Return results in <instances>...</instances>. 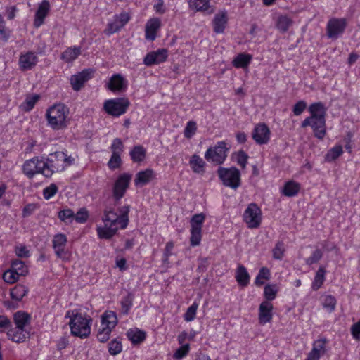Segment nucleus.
Returning <instances> with one entry per match:
<instances>
[{
    "mask_svg": "<svg viewBox=\"0 0 360 360\" xmlns=\"http://www.w3.org/2000/svg\"><path fill=\"white\" fill-rule=\"evenodd\" d=\"M129 206H123L120 209V214L112 210L105 211L102 217V223L96 227L99 238L110 239L115 235L119 229L127 227L129 223Z\"/></svg>",
    "mask_w": 360,
    "mask_h": 360,
    "instance_id": "obj_1",
    "label": "nucleus"
},
{
    "mask_svg": "<svg viewBox=\"0 0 360 360\" xmlns=\"http://www.w3.org/2000/svg\"><path fill=\"white\" fill-rule=\"evenodd\" d=\"M310 116L302 122V127L309 126L313 130L315 137L323 139L326 134V112L324 105L321 102L311 103L309 107Z\"/></svg>",
    "mask_w": 360,
    "mask_h": 360,
    "instance_id": "obj_2",
    "label": "nucleus"
},
{
    "mask_svg": "<svg viewBox=\"0 0 360 360\" xmlns=\"http://www.w3.org/2000/svg\"><path fill=\"white\" fill-rule=\"evenodd\" d=\"M65 319H68V324L73 336L82 339L89 336L92 325L90 316L77 309H72L66 311Z\"/></svg>",
    "mask_w": 360,
    "mask_h": 360,
    "instance_id": "obj_3",
    "label": "nucleus"
},
{
    "mask_svg": "<svg viewBox=\"0 0 360 360\" xmlns=\"http://www.w3.org/2000/svg\"><path fill=\"white\" fill-rule=\"evenodd\" d=\"M45 117L49 127L55 131L64 130L70 124V110L63 103H55L46 109Z\"/></svg>",
    "mask_w": 360,
    "mask_h": 360,
    "instance_id": "obj_4",
    "label": "nucleus"
},
{
    "mask_svg": "<svg viewBox=\"0 0 360 360\" xmlns=\"http://www.w3.org/2000/svg\"><path fill=\"white\" fill-rule=\"evenodd\" d=\"M73 159L68 157L63 151H58L49 155L44 159L46 171H44V176H50L53 172H61L73 162Z\"/></svg>",
    "mask_w": 360,
    "mask_h": 360,
    "instance_id": "obj_5",
    "label": "nucleus"
},
{
    "mask_svg": "<svg viewBox=\"0 0 360 360\" xmlns=\"http://www.w3.org/2000/svg\"><path fill=\"white\" fill-rule=\"evenodd\" d=\"M117 323L118 319L116 313L110 310L105 311L101 316V323L97 333L98 341L101 342H107Z\"/></svg>",
    "mask_w": 360,
    "mask_h": 360,
    "instance_id": "obj_6",
    "label": "nucleus"
},
{
    "mask_svg": "<svg viewBox=\"0 0 360 360\" xmlns=\"http://www.w3.org/2000/svg\"><path fill=\"white\" fill-rule=\"evenodd\" d=\"M129 106V101L126 98L108 99L103 103L105 112L113 117H120L124 114Z\"/></svg>",
    "mask_w": 360,
    "mask_h": 360,
    "instance_id": "obj_7",
    "label": "nucleus"
},
{
    "mask_svg": "<svg viewBox=\"0 0 360 360\" xmlns=\"http://www.w3.org/2000/svg\"><path fill=\"white\" fill-rule=\"evenodd\" d=\"M229 148L225 141H219L213 147L209 148L205 153V158L210 162L220 165L222 164L226 157Z\"/></svg>",
    "mask_w": 360,
    "mask_h": 360,
    "instance_id": "obj_8",
    "label": "nucleus"
},
{
    "mask_svg": "<svg viewBox=\"0 0 360 360\" xmlns=\"http://www.w3.org/2000/svg\"><path fill=\"white\" fill-rule=\"evenodd\" d=\"M217 172L224 186L233 189H236L240 186V172L236 167H220Z\"/></svg>",
    "mask_w": 360,
    "mask_h": 360,
    "instance_id": "obj_9",
    "label": "nucleus"
},
{
    "mask_svg": "<svg viewBox=\"0 0 360 360\" xmlns=\"http://www.w3.org/2000/svg\"><path fill=\"white\" fill-rule=\"evenodd\" d=\"M67 243V236L61 233L56 234L52 240L56 255L64 262L70 261L72 255L71 252L66 248Z\"/></svg>",
    "mask_w": 360,
    "mask_h": 360,
    "instance_id": "obj_10",
    "label": "nucleus"
},
{
    "mask_svg": "<svg viewBox=\"0 0 360 360\" xmlns=\"http://www.w3.org/2000/svg\"><path fill=\"white\" fill-rule=\"evenodd\" d=\"M131 19L129 13L123 11L120 13L115 14L112 19L109 20L104 30V33L108 35H112L119 32L124 27Z\"/></svg>",
    "mask_w": 360,
    "mask_h": 360,
    "instance_id": "obj_11",
    "label": "nucleus"
},
{
    "mask_svg": "<svg viewBox=\"0 0 360 360\" xmlns=\"http://www.w3.org/2000/svg\"><path fill=\"white\" fill-rule=\"evenodd\" d=\"M262 214L255 203L250 204L243 213V220L250 229H257L262 222Z\"/></svg>",
    "mask_w": 360,
    "mask_h": 360,
    "instance_id": "obj_12",
    "label": "nucleus"
},
{
    "mask_svg": "<svg viewBox=\"0 0 360 360\" xmlns=\"http://www.w3.org/2000/svg\"><path fill=\"white\" fill-rule=\"evenodd\" d=\"M205 214L200 213L195 214L191 219V245L197 246L202 238V226L205 219Z\"/></svg>",
    "mask_w": 360,
    "mask_h": 360,
    "instance_id": "obj_13",
    "label": "nucleus"
},
{
    "mask_svg": "<svg viewBox=\"0 0 360 360\" xmlns=\"http://www.w3.org/2000/svg\"><path fill=\"white\" fill-rule=\"evenodd\" d=\"M44 159L34 157L25 162L22 167L23 173L29 178H32L37 174H42L45 169Z\"/></svg>",
    "mask_w": 360,
    "mask_h": 360,
    "instance_id": "obj_14",
    "label": "nucleus"
},
{
    "mask_svg": "<svg viewBox=\"0 0 360 360\" xmlns=\"http://www.w3.org/2000/svg\"><path fill=\"white\" fill-rule=\"evenodd\" d=\"M131 180V175L127 173L122 174L117 178L112 188V194L116 200H120L124 195Z\"/></svg>",
    "mask_w": 360,
    "mask_h": 360,
    "instance_id": "obj_15",
    "label": "nucleus"
},
{
    "mask_svg": "<svg viewBox=\"0 0 360 360\" xmlns=\"http://www.w3.org/2000/svg\"><path fill=\"white\" fill-rule=\"evenodd\" d=\"M252 138L257 144H266L271 138V131L269 127L264 123L255 124L252 131Z\"/></svg>",
    "mask_w": 360,
    "mask_h": 360,
    "instance_id": "obj_16",
    "label": "nucleus"
},
{
    "mask_svg": "<svg viewBox=\"0 0 360 360\" xmlns=\"http://www.w3.org/2000/svg\"><path fill=\"white\" fill-rule=\"evenodd\" d=\"M168 50L158 49L156 51L148 52L143 58V64L146 66L159 65L165 62L168 58Z\"/></svg>",
    "mask_w": 360,
    "mask_h": 360,
    "instance_id": "obj_17",
    "label": "nucleus"
},
{
    "mask_svg": "<svg viewBox=\"0 0 360 360\" xmlns=\"http://www.w3.org/2000/svg\"><path fill=\"white\" fill-rule=\"evenodd\" d=\"M274 316V305L268 300H263L258 308V321L261 325L271 322Z\"/></svg>",
    "mask_w": 360,
    "mask_h": 360,
    "instance_id": "obj_18",
    "label": "nucleus"
},
{
    "mask_svg": "<svg viewBox=\"0 0 360 360\" xmlns=\"http://www.w3.org/2000/svg\"><path fill=\"white\" fill-rule=\"evenodd\" d=\"M347 21L345 18L330 19L327 25V33L330 38H338L346 27Z\"/></svg>",
    "mask_w": 360,
    "mask_h": 360,
    "instance_id": "obj_19",
    "label": "nucleus"
},
{
    "mask_svg": "<svg viewBox=\"0 0 360 360\" xmlns=\"http://www.w3.org/2000/svg\"><path fill=\"white\" fill-rule=\"evenodd\" d=\"M162 26L161 20L157 17L148 19L145 25V38L153 41L157 37Z\"/></svg>",
    "mask_w": 360,
    "mask_h": 360,
    "instance_id": "obj_20",
    "label": "nucleus"
},
{
    "mask_svg": "<svg viewBox=\"0 0 360 360\" xmlns=\"http://www.w3.org/2000/svg\"><path fill=\"white\" fill-rule=\"evenodd\" d=\"M128 86V81L120 74L113 75L107 84V87L114 93L125 91Z\"/></svg>",
    "mask_w": 360,
    "mask_h": 360,
    "instance_id": "obj_21",
    "label": "nucleus"
},
{
    "mask_svg": "<svg viewBox=\"0 0 360 360\" xmlns=\"http://www.w3.org/2000/svg\"><path fill=\"white\" fill-rule=\"evenodd\" d=\"M50 8V3L47 0H43L39 4L33 21L35 27L38 28L44 24L45 18L49 13Z\"/></svg>",
    "mask_w": 360,
    "mask_h": 360,
    "instance_id": "obj_22",
    "label": "nucleus"
},
{
    "mask_svg": "<svg viewBox=\"0 0 360 360\" xmlns=\"http://www.w3.org/2000/svg\"><path fill=\"white\" fill-rule=\"evenodd\" d=\"M327 340L326 338H319L314 341L312 349L307 354L308 358L314 360H320V358L323 356L327 349Z\"/></svg>",
    "mask_w": 360,
    "mask_h": 360,
    "instance_id": "obj_23",
    "label": "nucleus"
},
{
    "mask_svg": "<svg viewBox=\"0 0 360 360\" xmlns=\"http://www.w3.org/2000/svg\"><path fill=\"white\" fill-rule=\"evenodd\" d=\"M156 174L152 169H146L139 172L134 179V185L136 187H143L155 179Z\"/></svg>",
    "mask_w": 360,
    "mask_h": 360,
    "instance_id": "obj_24",
    "label": "nucleus"
},
{
    "mask_svg": "<svg viewBox=\"0 0 360 360\" xmlns=\"http://www.w3.org/2000/svg\"><path fill=\"white\" fill-rule=\"evenodd\" d=\"M93 71L91 70H83L77 75H72L70 78V83L72 89L79 91L84 84L91 77Z\"/></svg>",
    "mask_w": 360,
    "mask_h": 360,
    "instance_id": "obj_25",
    "label": "nucleus"
},
{
    "mask_svg": "<svg viewBox=\"0 0 360 360\" xmlns=\"http://www.w3.org/2000/svg\"><path fill=\"white\" fill-rule=\"evenodd\" d=\"M38 62V58L35 53L28 51L20 55L19 66L21 70H27L34 68Z\"/></svg>",
    "mask_w": 360,
    "mask_h": 360,
    "instance_id": "obj_26",
    "label": "nucleus"
},
{
    "mask_svg": "<svg viewBox=\"0 0 360 360\" xmlns=\"http://www.w3.org/2000/svg\"><path fill=\"white\" fill-rule=\"evenodd\" d=\"M189 8L196 12H202L205 14H212L214 8L210 4V0H189Z\"/></svg>",
    "mask_w": 360,
    "mask_h": 360,
    "instance_id": "obj_27",
    "label": "nucleus"
},
{
    "mask_svg": "<svg viewBox=\"0 0 360 360\" xmlns=\"http://www.w3.org/2000/svg\"><path fill=\"white\" fill-rule=\"evenodd\" d=\"M227 22V12L225 10L219 11L212 20L214 31L217 34L222 33L226 28Z\"/></svg>",
    "mask_w": 360,
    "mask_h": 360,
    "instance_id": "obj_28",
    "label": "nucleus"
},
{
    "mask_svg": "<svg viewBox=\"0 0 360 360\" xmlns=\"http://www.w3.org/2000/svg\"><path fill=\"white\" fill-rule=\"evenodd\" d=\"M235 278L238 283L243 287L247 286L250 281V276L247 269L242 264H238L236 269Z\"/></svg>",
    "mask_w": 360,
    "mask_h": 360,
    "instance_id": "obj_29",
    "label": "nucleus"
},
{
    "mask_svg": "<svg viewBox=\"0 0 360 360\" xmlns=\"http://www.w3.org/2000/svg\"><path fill=\"white\" fill-rule=\"evenodd\" d=\"M189 165L194 173L202 174L205 172L206 163L199 155L194 154L190 158Z\"/></svg>",
    "mask_w": 360,
    "mask_h": 360,
    "instance_id": "obj_30",
    "label": "nucleus"
},
{
    "mask_svg": "<svg viewBox=\"0 0 360 360\" xmlns=\"http://www.w3.org/2000/svg\"><path fill=\"white\" fill-rule=\"evenodd\" d=\"M127 337L132 344H140L146 340V333L138 328H133L127 332Z\"/></svg>",
    "mask_w": 360,
    "mask_h": 360,
    "instance_id": "obj_31",
    "label": "nucleus"
},
{
    "mask_svg": "<svg viewBox=\"0 0 360 360\" xmlns=\"http://www.w3.org/2000/svg\"><path fill=\"white\" fill-rule=\"evenodd\" d=\"M28 335L26 329H23L19 327L10 329L7 332V335L9 339L15 342H22L25 340Z\"/></svg>",
    "mask_w": 360,
    "mask_h": 360,
    "instance_id": "obj_32",
    "label": "nucleus"
},
{
    "mask_svg": "<svg viewBox=\"0 0 360 360\" xmlns=\"http://www.w3.org/2000/svg\"><path fill=\"white\" fill-rule=\"evenodd\" d=\"M28 288L24 285H17L10 290L11 298L14 302H20L28 293Z\"/></svg>",
    "mask_w": 360,
    "mask_h": 360,
    "instance_id": "obj_33",
    "label": "nucleus"
},
{
    "mask_svg": "<svg viewBox=\"0 0 360 360\" xmlns=\"http://www.w3.org/2000/svg\"><path fill=\"white\" fill-rule=\"evenodd\" d=\"M279 290V286L276 283H267L265 285L263 292L264 300L271 302L276 299Z\"/></svg>",
    "mask_w": 360,
    "mask_h": 360,
    "instance_id": "obj_34",
    "label": "nucleus"
},
{
    "mask_svg": "<svg viewBox=\"0 0 360 360\" xmlns=\"http://www.w3.org/2000/svg\"><path fill=\"white\" fill-rule=\"evenodd\" d=\"M252 56L247 53H239L233 60V65L236 68H247L252 60Z\"/></svg>",
    "mask_w": 360,
    "mask_h": 360,
    "instance_id": "obj_35",
    "label": "nucleus"
},
{
    "mask_svg": "<svg viewBox=\"0 0 360 360\" xmlns=\"http://www.w3.org/2000/svg\"><path fill=\"white\" fill-rule=\"evenodd\" d=\"M300 185L295 181H287L283 189L282 193L288 197L295 196L300 191Z\"/></svg>",
    "mask_w": 360,
    "mask_h": 360,
    "instance_id": "obj_36",
    "label": "nucleus"
},
{
    "mask_svg": "<svg viewBox=\"0 0 360 360\" xmlns=\"http://www.w3.org/2000/svg\"><path fill=\"white\" fill-rule=\"evenodd\" d=\"M39 98L40 96L39 94H28L26 96L25 101L20 104V108L23 111L29 112L33 109Z\"/></svg>",
    "mask_w": 360,
    "mask_h": 360,
    "instance_id": "obj_37",
    "label": "nucleus"
},
{
    "mask_svg": "<svg viewBox=\"0 0 360 360\" xmlns=\"http://www.w3.org/2000/svg\"><path fill=\"white\" fill-rule=\"evenodd\" d=\"M326 270L324 266H320L317 270L311 283V288L314 290H319L323 285L326 279Z\"/></svg>",
    "mask_w": 360,
    "mask_h": 360,
    "instance_id": "obj_38",
    "label": "nucleus"
},
{
    "mask_svg": "<svg viewBox=\"0 0 360 360\" xmlns=\"http://www.w3.org/2000/svg\"><path fill=\"white\" fill-rule=\"evenodd\" d=\"M81 53L79 47L73 46L68 48L62 53V59L66 63H71L74 61Z\"/></svg>",
    "mask_w": 360,
    "mask_h": 360,
    "instance_id": "obj_39",
    "label": "nucleus"
},
{
    "mask_svg": "<svg viewBox=\"0 0 360 360\" xmlns=\"http://www.w3.org/2000/svg\"><path fill=\"white\" fill-rule=\"evenodd\" d=\"M129 155L133 162H140L146 158V150L141 146H136L131 150Z\"/></svg>",
    "mask_w": 360,
    "mask_h": 360,
    "instance_id": "obj_40",
    "label": "nucleus"
},
{
    "mask_svg": "<svg viewBox=\"0 0 360 360\" xmlns=\"http://www.w3.org/2000/svg\"><path fill=\"white\" fill-rule=\"evenodd\" d=\"M271 278V271L267 267H262L255 279V284L257 286H261L264 284L266 281Z\"/></svg>",
    "mask_w": 360,
    "mask_h": 360,
    "instance_id": "obj_41",
    "label": "nucleus"
},
{
    "mask_svg": "<svg viewBox=\"0 0 360 360\" xmlns=\"http://www.w3.org/2000/svg\"><path fill=\"white\" fill-rule=\"evenodd\" d=\"M19 277L25 276L28 274L27 266L22 261L15 259L11 263V268Z\"/></svg>",
    "mask_w": 360,
    "mask_h": 360,
    "instance_id": "obj_42",
    "label": "nucleus"
},
{
    "mask_svg": "<svg viewBox=\"0 0 360 360\" xmlns=\"http://www.w3.org/2000/svg\"><path fill=\"white\" fill-rule=\"evenodd\" d=\"M30 320L29 315L23 311H19L14 314V321L17 327L25 329Z\"/></svg>",
    "mask_w": 360,
    "mask_h": 360,
    "instance_id": "obj_43",
    "label": "nucleus"
},
{
    "mask_svg": "<svg viewBox=\"0 0 360 360\" xmlns=\"http://www.w3.org/2000/svg\"><path fill=\"white\" fill-rule=\"evenodd\" d=\"M343 153V148L341 145H336L330 148L325 155L326 162H332L335 160Z\"/></svg>",
    "mask_w": 360,
    "mask_h": 360,
    "instance_id": "obj_44",
    "label": "nucleus"
},
{
    "mask_svg": "<svg viewBox=\"0 0 360 360\" xmlns=\"http://www.w3.org/2000/svg\"><path fill=\"white\" fill-rule=\"evenodd\" d=\"M198 125L196 122L193 120L188 121L184 129V136L187 139H192L197 133Z\"/></svg>",
    "mask_w": 360,
    "mask_h": 360,
    "instance_id": "obj_45",
    "label": "nucleus"
},
{
    "mask_svg": "<svg viewBox=\"0 0 360 360\" xmlns=\"http://www.w3.org/2000/svg\"><path fill=\"white\" fill-rule=\"evenodd\" d=\"M337 301L335 297L328 295L322 300L323 307L329 313L333 312L336 307Z\"/></svg>",
    "mask_w": 360,
    "mask_h": 360,
    "instance_id": "obj_46",
    "label": "nucleus"
},
{
    "mask_svg": "<svg viewBox=\"0 0 360 360\" xmlns=\"http://www.w3.org/2000/svg\"><path fill=\"white\" fill-rule=\"evenodd\" d=\"M133 299L134 297L131 294H128L122 298L120 304L122 314H127L129 312L133 305Z\"/></svg>",
    "mask_w": 360,
    "mask_h": 360,
    "instance_id": "obj_47",
    "label": "nucleus"
},
{
    "mask_svg": "<svg viewBox=\"0 0 360 360\" xmlns=\"http://www.w3.org/2000/svg\"><path fill=\"white\" fill-rule=\"evenodd\" d=\"M58 218L65 224L71 223L75 218L74 212L69 208L60 210L58 214Z\"/></svg>",
    "mask_w": 360,
    "mask_h": 360,
    "instance_id": "obj_48",
    "label": "nucleus"
},
{
    "mask_svg": "<svg viewBox=\"0 0 360 360\" xmlns=\"http://www.w3.org/2000/svg\"><path fill=\"white\" fill-rule=\"evenodd\" d=\"M198 304L194 302L188 309L184 315V319L186 322L193 321L196 317Z\"/></svg>",
    "mask_w": 360,
    "mask_h": 360,
    "instance_id": "obj_49",
    "label": "nucleus"
},
{
    "mask_svg": "<svg viewBox=\"0 0 360 360\" xmlns=\"http://www.w3.org/2000/svg\"><path fill=\"white\" fill-rule=\"evenodd\" d=\"M112 155H120L124 151V144L120 139H115L110 146Z\"/></svg>",
    "mask_w": 360,
    "mask_h": 360,
    "instance_id": "obj_50",
    "label": "nucleus"
},
{
    "mask_svg": "<svg viewBox=\"0 0 360 360\" xmlns=\"http://www.w3.org/2000/svg\"><path fill=\"white\" fill-rule=\"evenodd\" d=\"M122 350V345L120 340L115 339L108 345V351L111 355L115 356L120 354Z\"/></svg>",
    "mask_w": 360,
    "mask_h": 360,
    "instance_id": "obj_51",
    "label": "nucleus"
},
{
    "mask_svg": "<svg viewBox=\"0 0 360 360\" xmlns=\"http://www.w3.org/2000/svg\"><path fill=\"white\" fill-rule=\"evenodd\" d=\"M2 278L3 280L8 284L15 283L19 279V276L14 273L11 269L5 271L3 274Z\"/></svg>",
    "mask_w": 360,
    "mask_h": 360,
    "instance_id": "obj_52",
    "label": "nucleus"
},
{
    "mask_svg": "<svg viewBox=\"0 0 360 360\" xmlns=\"http://www.w3.org/2000/svg\"><path fill=\"white\" fill-rule=\"evenodd\" d=\"M235 160L238 165H240L242 168H245L248 163V155L243 150H240L235 153L234 155Z\"/></svg>",
    "mask_w": 360,
    "mask_h": 360,
    "instance_id": "obj_53",
    "label": "nucleus"
},
{
    "mask_svg": "<svg viewBox=\"0 0 360 360\" xmlns=\"http://www.w3.org/2000/svg\"><path fill=\"white\" fill-rule=\"evenodd\" d=\"M190 351V345L189 344H184L181 345L179 349L176 350L174 352L173 357L175 359H181L184 357H185Z\"/></svg>",
    "mask_w": 360,
    "mask_h": 360,
    "instance_id": "obj_54",
    "label": "nucleus"
},
{
    "mask_svg": "<svg viewBox=\"0 0 360 360\" xmlns=\"http://www.w3.org/2000/svg\"><path fill=\"white\" fill-rule=\"evenodd\" d=\"M291 24H292V21L288 17L281 16L278 20L277 27L280 30H281L283 32H285L286 30H288V28L290 27Z\"/></svg>",
    "mask_w": 360,
    "mask_h": 360,
    "instance_id": "obj_55",
    "label": "nucleus"
},
{
    "mask_svg": "<svg viewBox=\"0 0 360 360\" xmlns=\"http://www.w3.org/2000/svg\"><path fill=\"white\" fill-rule=\"evenodd\" d=\"M284 245L281 242H278L276 243V246L272 250L273 257L275 259L281 260L282 259L284 255Z\"/></svg>",
    "mask_w": 360,
    "mask_h": 360,
    "instance_id": "obj_56",
    "label": "nucleus"
},
{
    "mask_svg": "<svg viewBox=\"0 0 360 360\" xmlns=\"http://www.w3.org/2000/svg\"><path fill=\"white\" fill-rule=\"evenodd\" d=\"M58 187L56 184H51L43 190V195L46 200H49L53 198L58 192Z\"/></svg>",
    "mask_w": 360,
    "mask_h": 360,
    "instance_id": "obj_57",
    "label": "nucleus"
},
{
    "mask_svg": "<svg viewBox=\"0 0 360 360\" xmlns=\"http://www.w3.org/2000/svg\"><path fill=\"white\" fill-rule=\"evenodd\" d=\"M322 256V251L319 249H316L312 252L309 257L306 259L305 262L308 265H311L318 262L321 259Z\"/></svg>",
    "mask_w": 360,
    "mask_h": 360,
    "instance_id": "obj_58",
    "label": "nucleus"
},
{
    "mask_svg": "<svg viewBox=\"0 0 360 360\" xmlns=\"http://www.w3.org/2000/svg\"><path fill=\"white\" fill-rule=\"evenodd\" d=\"M15 255L19 257H29L30 256V250L24 245L20 244L15 246Z\"/></svg>",
    "mask_w": 360,
    "mask_h": 360,
    "instance_id": "obj_59",
    "label": "nucleus"
},
{
    "mask_svg": "<svg viewBox=\"0 0 360 360\" xmlns=\"http://www.w3.org/2000/svg\"><path fill=\"white\" fill-rule=\"evenodd\" d=\"M122 164V160L120 155H112L108 162V165L110 169H115L118 168Z\"/></svg>",
    "mask_w": 360,
    "mask_h": 360,
    "instance_id": "obj_60",
    "label": "nucleus"
},
{
    "mask_svg": "<svg viewBox=\"0 0 360 360\" xmlns=\"http://www.w3.org/2000/svg\"><path fill=\"white\" fill-rule=\"evenodd\" d=\"M89 217L87 210L85 208L80 209L76 214L74 219L78 223H84Z\"/></svg>",
    "mask_w": 360,
    "mask_h": 360,
    "instance_id": "obj_61",
    "label": "nucleus"
},
{
    "mask_svg": "<svg viewBox=\"0 0 360 360\" xmlns=\"http://www.w3.org/2000/svg\"><path fill=\"white\" fill-rule=\"evenodd\" d=\"M307 108V103L304 101H299L293 107L292 111L295 115H301Z\"/></svg>",
    "mask_w": 360,
    "mask_h": 360,
    "instance_id": "obj_62",
    "label": "nucleus"
},
{
    "mask_svg": "<svg viewBox=\"0 0 360 360\" xmlns=\"http://www.w3.org/2000/svg\"><path fill=\"white\" fill-rule=\"evenodd\" d=\"M153 9L155 13L159 14H163L166 11V7L164 4L163 0H156L153 5Z\"/></svg>",
    "mask_w": 360,
    "mask_h": 360,
    "instance_id": "obj_63",
    "label": "nucleus"
},
{
    "mask_svg": "<svg viewBox=\"0 0 360 360\" xmlns=\"http://www.w3.org/2000/svg\"><path fill=\"white\" fill-rule=\"evenodd\" d=\"M351 333L352 337L356 340H360V321L353 324L351 327Z\"/></svg>",
    "mask_w": 360,
    "mask_h": 360,
    "instance_id": "obj_64",
    "label": "nucleus"
}]
</instances>
